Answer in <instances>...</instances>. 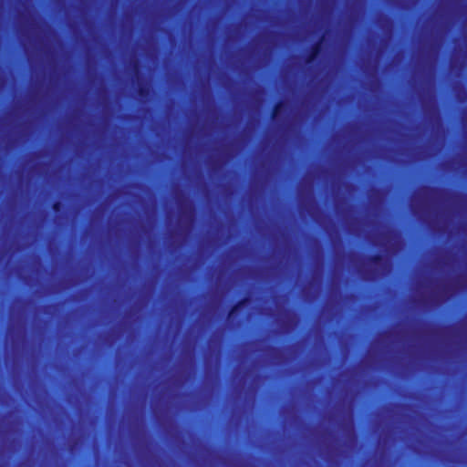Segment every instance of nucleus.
<instances>
[{
  "label": "nucleus",
  "mask_w": 467,
  "mask_h": 467,
  "mask_svg": "<svg viewBox=\"0 0 467 467\" xmlns=\"http://www.w3.org/2000/svg\"><path fill=\"white\" fill-rule=\"evenodd\" d=\"M279 110H280V107H277L275 109V114H277Z\"/></svg>",
  "instance_id": "obj_1"
}]
</instances>
